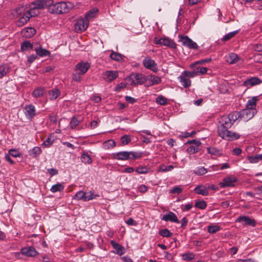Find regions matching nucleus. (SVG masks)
Returning a JSON list of instances; mask_svg holds the SVG:
<instances>
[{
	"instance_id": "f257e3e1",
	"label": "nucleus",
	"mask_w": 262,
	"mask_h": 262,
	"mask_svg": "<svg viewBox=\"0 0 262 262\" xmlns=\"http://www.w3.org/2000/svg\"><path fill=\"white\" fill-rule=\"evenodd\" d=\"M219 125L217 127L219 135L223 139L233 141L239 138L240 135L236 132H231L228 130L233 124L227 116L221 117L219 119Z\"/></svg>"
},
{
	"instance_id": "f03ea898",
	"label": "nucleus",
	"mask_w": 262,
	"mask_h": 262,
	"mask_svg": "<svg viewBox=\"0 0 262 262\" xmlns=\"http://www.w3.org/2000/svg\"><path fill=\"white\" fill-rule=\"evenodd\" d=\"M73 8L74 4L71 2H61L54 3L52 0L51 6H49V10L51 13L62 14L69 12Z\"/></svg>"
},
{
	"instance_id": "7ed1b4c3",
	"label": "nucleus",
	"mask_w": 262,
	"mask_h": 262,
	"mask_svg": "<svg viewBox=\"0 0 262 262\" xmlns=\"http://www.w3.org/2000/svg\"><path fill=\"white\" fill-rule=\"evenodd\" d=\"M142 154L139 151H122L114 153V159L118 160H134L139 159L142 157Z\"/></svg>"
},
{
	"instance_id": "20e7f679",
	"label": "nucleus",
	"mask_w": 262,
	"mask_h": 262,
	"mask_svg": "<svg viewBox=\"0 0 262 262\" xmlns=\"http://www.w3.org/2000/svg\"><path fill=\"white\" fill-rule=\"evenodd\" d=\"M129 79L132 80L131 84H143L146 80V76L140 73H133L129 76Z\"/></svg>"
},
{
	"instance_id": "39448f33",
	"label": "nucleus",
	"mask_w": 262,
	"mask_h": 262,
	"mask_svg": "<svg viewBox=\"0 0 262 262\" xmlns=\"http://www.w3.org/2000/svg\"><path fill=\"white\" fill-rule=\"evenodd\" d=\"M143 64L145 68L155 73H157L159 70L157 64L154 60L151 59L149 57H145L143 60Z\"/></svg>"
},
{
	"instance_id": "423d86ee",
	"label": "nucleus",
	"mask_w": 262,
	"mask_h": 262,
	"mask_svg": "<svg viewBox=\"0 0 262 262\" xmlns=\"http://www.w3.org/2000/svg\"><path fill=\"white\" fill-rule=\"evenodd\" d=\"M180 37L183 45L184 46L187 47L190 49L196 50L199 48V46L196 43L187 36H181Z\"/></svg>"
},
{
	"instance_id": "0eeeda50",
	"label": "nucleus",
	"mask_w": 262,
	"mask_h": 262,
	"mask_svg": "<svg viewBox=\"0 0 262 262\" xmlns=\"http://www.w3.org/2000/svg\"><path fill=\"white\" fill-rule=\"evenodd\" d=\"M256 112V109H251L246 107L245 109L240 111L241 118H243L244 121H247L253 118Z\"/></svg>"
},
{
	"instance_id": "6e6552de",
	"label": "nucleus",
	"mask_w": 262,
	"mask_h": 262,
	"mask_svg": "<svg viewBox=\"0 0 262 262\" xmlns=\"http://www.w3.org/2000/svg\"><path fill=\"white\" fill-rule=\"evenodd\" d=\"M52 0H37L32 2L30 5L40 10L51 6Z\"/></svg>"
},
{
	"instance_id": "1a4fd4ad",
	"label": "nucleus",
	"mask_w": 262,
	"mask_h": 262,
	"mask_svg": "<svg viewBox=\"0 0 262 262\" xmlns=\"http://www.w3.org/2000/svg\"><path fill=\"white\" fill-rule=\"evenodd\" d=\"M89 26V20L85 18L77 21L75 25V30L77 32L85 31Z\"/></svg>"
},
{
	"instance_id": "9d476101",
	"label": "nucleus",
	"mask_w": 262,
	"mask_h": 262,
	"mask_svg": "<svg viewBox=\"0 0 262 262\" xmlns=\"http://www.w3.org/2000/svg\"><path fill=\"white\" fill-rule=\"evenodd\" d=\"M154 42L156 44H160L173 49L176 48L177 46L174 42L167 38H161L159 39H157V38H155Z\"/></svg>"
},
{
	"instance_id": "9b49d317",
	"label": "nucleus",
	"mask_w": 262,
	"mask_h": 262,
	"mask_svg": "<svg viewBox=\"0 0 262 262\" xmlns=\"http://www.w3.org/2000/svg\"><path fill=\"white\" fill-rule=\"evenodd\" d=\"M118 77L117 71L108 70L103 73V78L106 82H110Z\"/></svg>"
},
{
	"instance_id": "f8f14e48",
	"label": "nucleus",
	"mask_w": 262,
	"mask_h": 262,
	"mask_svg": "<svg viewBox=\"0 0 262 262\" xmlns=\"http://www.w3.org/2000/svg\"><path fill=\"white\" fill-rule=\"evenodd\" d=\"M90 68V64L88 62H80L75 66V71L80 74L84 75Z\"/></svg>"
},
{
	"instance_id": "ddd939ff",
	"label": "nucleus",
	"mask_w": 262,
	"mask_h": 262,
	"mask_svg": "<svg viewBox=\"0 0 262 262\" xmlns=\"http://www.w3.org/2000/svg\"><path fill=\"white\" fill-rule=\"evenodd\" d=\"M236 222H243L244 225L254 227L256 225V222L254 219H251L247 216H240L235 221Z\"/></svg>"
},
{
	"instance_id": "4468645a",
	"label": "nucleus",
	"mask_w": 262,
	"mask_h": 262,
	"mask_svg": "<svg viewBox=\"0 0 262 262\" xmlns=\"http://www.w3.org/2000/svg\"><path fill=\"white\" fill-rule=\"evenodd\" d=\"M262 80L257 77H252L245 80L243 85L248 88L260 84Z\"/></svg>"
},
{
	"instance_id": "2eb2a0df",
	"label": "nucleus",
	"mask_w": 262,
	"mask_h": 262,
	"mask_svg": "<svg viewBox=\"0 0 262 262\" xmlns=\"http://www.w3.org/2000/svg\"><path fill=\"white\" fill-rule=\"evenodd\" d=\"M21 253L23 255L27 256L33 257L38 253L33 247H24L21 249Z\"/></svg>"
},
{
	"instance_id": "dca6fc26",
	"label": "nucleus",
	"mask_w": 262,
	"mask_h": 262,
	"mask_svg": "<svg viewBox=\"0 0 262 262\" xmlns=\"http://www.w3.org/2000/svg\"><path fill=\"white\" fill-rule=\"evenodd\" d=\"M34 50L36 51L37 55L39 57H45L49 56L50 54V51L45 49L42 48L41 46L38 45L37 43L35 45Z\"/></svg>"
},
{
	"instance_id": "f3484780",
	"label": "nucleus",
	"mask_w": 262,
	"mask_h": 262,
	"mask_svg": "<svg viewBox=\"0 0 262 262\" xmlns=\"http://www.w3.org/2000/svg\"><path fill=\"white\" fill-rule=\"evenodd\" d=\"M162 220L164 221H170L171 222L180 223L177 215L172 212L169 211L167 214L164 215Z\"/></svg>"
},
{
	"instance_id": "a211bd4d",
	"label": "nucleus",
	"mask_w": 262,
	"mask_h": 262,
	"mask_svg": "<svg viewBox=\"0 0 262 262\" xmlns=\"http://www.w3.org/2000/svg\"><path fill=\"white\" fill-rule=\"evenodd\" d=\"M25 115L28 119H32L35 115V108L32 104L25 106L24 107Z\"/></svg>"
},
{
	"instance_id": "6ab92c4d",
	"label": "nucleus",
	"mask_w": 262,
	"mask_h": 262,
	"mask_svg": "<svg viewBox=\"0 0 262 262\" xmlns=\"http://www.w3.org/2000/svg\"><path fill=\"white\" fill-rule=\"evenodd\" d=\"M236 181V179L235 178H231L230 177H227L223 179L222 182L219 183V185L221 188H225L226 187H232L234 186L233 183Z\"/></svg>"
},
{
	"instance_id": "aec40b11",
	"label": "nucleus",
	"mask_w": 262,
	"mask_h": 262,
	"mask_svg": "<svg viewBox=\"0 0 262 262\" xmlns=\"http://www.w3.org/2000/svg\"><path fill=\"white\" fill-rule=\"evenodd\" d=\"M111 244L116 250L117 254L121 255L124 253V248L122 246L116 243L114 241H111Z\"/></svg>"
},
{
	"instance_id": "412c9836",
	"label": "nucleus",
	"mask_w": 262,
	"mask_h": 262,
	"mask_svg": "<svg viewBox=\"0 0 262 262\" xmlns=\"http://www.w3.org/2000/svg\"><path fill=\"white\" fill-rule=\"evenodd\" d=\"M194 191L196 194H201L203 196H206L209 193L208 189L203 185H198L194 188Z\"/></svg>"
},
{
	"instance_id": "4be33fe9",
	"label": "nucleus",
	"mask_w": 262,
	"mask_h": 262,
	"mask_svg": "<svg viewBox=\"0 0 262 262\" xmlns=\"http://www.w3.org/2000/svg\"><path fill=\"white\" fill-rule=\"evenodd\" d=\"M178 78L184 88H187L190 86L191 80L188 77L183 75V72L182 73L181 75L178 77Z\"/></svg>"
},
{
	"instance_id": "5701e85b",
	"label": "nucleus",
	"mask_w": 262,
	"mask_h": 262,
	"mask_svg": "<svg viewBox=\"0 0 262 262\" xmlns=\"http://www.w3.org/2000/svg\"><path fill=\"white\" fill-rule=\"evenodd\" d=\"M22 33L23 34L24 36L26 38H31L36 33V30L34 28L32 27H29L25 29Z\"/></svg>"
},
{
	"instance_id": "b1692460",
	"label": "nucleus",
	"mask_w": 262,
	"mask_h": 262,
	"mask_svg": "<svg viewBox=\"0 0 262 262\" xmlns=\"http://www.w3.org/2000/svg\"><path fill=\"white\" fill-rule=\"evenodd\" d=\"M46 90L45 88L42 87H38L35 89L32 92V96L34 98L40 97L45 94Z\"/></svg>"
},
{
	"instance_id": "393cba45",
	"label": "nucleus",
	"mask_w": 262,
	"mask_h": 262,
	"mask_svg": "<svg viewBox=\"0 0 262 262\" xmlns=\"http://www.w3.org/2000/svg\"><path fill=\"white\" fill-rule=\"evenodd\" d=\"M258 100V97H253L249 99L246 104V107L251 109H256V102Z\"/></svg>"
},
{
	"instance_id": "a878e982",
	"label": "nucleus",
	"mask_w": 262,
	"mask_h": 262,
	"mask_svg": "<svg viewBox=\"0 0 262 262\" xmlns=\"http://www.w3.org/2000/svg\"><path fill=\"white\" fill-rule=\"evenodd\" d=\"M30 16L27 13L24 14L20 17L17 21V25L18 26H23L26 24L30 19Z\"/></svg>"
},
{
	"instance_id": "bb28decb",
	"label": "nucleus",
	"mask_w": 262,
	"mask_h": 262,
	"mask_svg": "<svg viewBox=\"0 0 262 262\" xmlns=\"http://www.w3.org/2000/svg\"><path fill=\"white\" fill-rule=\"evenodd\" d=\"M35 47V46L32 45L29 40H26L21 44V49L23 51H27L28 49L34 50Z\"/></svg>"
},
{
	"instance_id": "cd10ccee",
	"label": "nucleus",
	"mask_w": 262,
	"mask_h": 262,
	"mask_svg": "<svg viewBox=\"0 0 262 262\" xmlns=\"http://www.w3.org/2000/svg\"><path fill=\"white\" fill-rule=\"evenodd\" d=\"M60 94V91L56 88L53 89L49 91L50 99L55 100Z\"/></svg>"
},
{
	"instance_id": "c85d7f7f",
	"label": "nucleus",
	"mask_w": 262,
	"mask_h": 262,
	"mask_svg": "<svg viewBox=\"0 0 262 262\" xmlns=\"http://www.w3.org/2000/svg\"><path fill=\"white\" fill-rule=\"evenodd\" d=\"M27 14L30 17H34L37 16L40 13V11L39 9L30 5V9L27 11Z\"/></svg>"
},
{
	"instance_id": "c756f323",
	"label": "nucleus",
	"mask_w": 262,
	"mask_h": 262,
	"mask_svg": "<svg viewBox=\"0 0 262 262\" xmlns=\"http://www.w3.org/2000/svg\"><path fill=\"white\" fill-rule=\"evenodd\" d=\"M227 116L230 119L231 122L234 123V122L237 120L238 118H241V114H240V112H234L230 113Z\"/></svg>"
},
{
	"instance_id": "7c9ffc66",
	"label": "nucleus",
	"mask_w": 262,
	"mask_h": 262,
	"mask_svg": "<svg viewBox=\"0 0 262 262\" xmlns=\"http://www.w3.org/2000/svg\"><path fill=\"white\" fill-rule=\"evenodd\" d=\"M238 60L237 55L233 53H230L227 58V61L230 64L236 63Z\"/></svg>"
},
{
	"instance_id": "2f4dec72",
	"label": "nucleus",
	"mask_w": 262,
	"mask_h": 262,
	"mask_svg": "<svg viewBox=\"0 0 262 262\" xmlns=\"http://www.w3.org/2000/svg\"><path fill=\"white\" fill-rule=\"evenodd\" d=\"M41 149L39 147L36 146L29 151V155L33 157H36L41 153Z\"/></svg>"
},
{
	"instance_id": "473e14b6",
	"label": "nucleus",
	"mask_w": 262,
	"mask_h": 262,
	"mask_svg": "<svg viewBox=\"0 0 262 262\" xmlns=\"http://www.w3.org/2000/svg\"><path fill=\"white\" fill-rule=\"evenodd\" d=\"M64 185L61 183H57L53 185L50 190L51 192L55 193L57 191H62L64 189Z\"/></svg>"
},
{
	"instance_id": "72a5a7b5",
	"label": "nucleus",
	"mask_w": 262,
	"mask_h": 262,
	"mask_svg": "<svg viewBox=\"0 0 262 262\" xmlns=\"http://www.w3.org/2000/svg\"><path fill=\"white\" fill-rule=\"evenodd\" d=\"M208 172L207 169L205 168L204 167H198L195 169L193 170V173H195L198 176H202L204 174Z\"/></svg>"
},
{
	"instance_id": "f704fd0d",
	"label": "nucleus",
	"mask_w": 262,
	"mask_h": 262,
	"mask_svg": "<svg viewBox=\"0 0 262 262\" xmlns=\"http://www.w3.org/2000/svg\"><path fill=\"white\" fill-rule=\"evenodd\" d=\"M81 160V161L85 164H91L92 162L90 156L85 152L82 154Z\"/></svg>"
},
{
	"instance_id": "c9c22d12",
	"label": "nucleus",
	"mask_w": 262,
	"mask_h": 262,
	"mask_svg": "<svg viewBox=\"0 0 262 262\" xmlns=\"http://www.w3.org/2000/svg\"><path fill=\"white\" fill-rule=\"evenodd\" d=\"M110 58L117 61H120L123 60L122 55L118 53L112 52L110 56Z\"/></svg>"
},
{
	"instance_id": "e433bc0d",
	"label": "nucleus",
	"mask_w": 262,
	"mask_h": 262,
	"mask_svg": "<svg viewBox=\"0 0 262 262\" xmlns=\"http://www.w3.org/2000/svg\"><path fill=\"white\" fill-rule=\"evenodd\" d=\"M9 72V68L7 65L0 66V78Z\"/></svg>"
},
{
	"instance_id": "4c0bfd02",
	"label": "nucleus",
	"mask_w": 262,
	"mask_h": 262,
	"mask_svg": "<svg viewBox=\"0 0 262 262\" xmlns=\"http://www.w3.org/2000/svg\"><path fill=\"white\" fill-rule=\"evenodd\" d=\"M159 234L164 237H169L172 235V233L168 229H161L159 231Z\"/></svg>"
},
{
	"instance_id": "58836bf2",
	"label": "nucleus",
	"mask_w": 262,
	"mask_h": 262,
	"mask_svg": "<svg viewBox=\"0 0 262 262\" xmlns=\"http://www.w3.org/2000/svg\"><path fill=\"white\" fill-rule=\"evenodd\" d=\"M238 32V30H236L231 32H230L227 34H226L222 39V40L223 42L227 41L229 40L232 37H233Z\"/></svg>"
},
{
	"instance_id": "ea45409f",
	"label": "nucleus",
	"mask_w": 262,
	"mask_h": 262,
	"mask_svg": "<svg viewBox=\"0 0 262 262\" xmlns=\"http://www.w3.org/2000/svg\"><path fill=\"white\" fill-rule=\"evenodd\" d=\"M221 227L217 225H209L207 227V231L209 233L214 234L220 230Z\"/></svg>"
},
{
	"instance_id": "a19ab883",
	"label": "nucleus",
	"mask_w": 262,
	"mask_h": 262,
	"mask_svg": "<svg viewBox=\"0 0 262 262\" xmlns=\"http://www.w3.org/2000/svg\"><path fill=\"white\" fill-rule=\"evenodd\" d=\"M248 160L251 163H256L259 161L262 160V155H257L255 156H250Z\"/></svg>"
},
{
	"instance_id": "79ce46f5",
	"label": "nucleus",
	"mask_w": 262,
	"mask_h": 262,
	"mask_svg": "<svg viewBox=\"0 0 262 262\" xmlns=\"http://www.w3.org/2000/svg\"><path fill=\"white\" fill-rule=\"evenodd\" d=\"M120 140L123 145H126L131 142L132 139L130 135H125L121 137Z\"/></svg>"
},
{
	"instance_id": "37998d69",
	"label": "nucleus",
	"mask_w": 262,
	"mask_h": 262,
	"mask_svg": "<svg viewBox=\"0 0 262 262\" xmlns=\"http://www.w3.org/2000/svg\"><path fill=\"white\" fill-rule=\"evenodd\" d=\"M182 258L184 260L190 261L194 258V255L193 253L188 252L183 254Z\"/></svg>"
},
{
	"instance_id": "c03bdc74",
	"label": "nucleus",
	"mask_w": 262,
	"mask_h": 262,
	"mask_svg": "<svg viewBox=\"0 0 262 262\" xmlns=\"http://www.w3.org/2000/svg\"><path fill=\"white\" fill-rule=\"evenodd\" d=\"M194 207L203 210L207 207V203L204 200L199 201L195 203Z\"/></svg>"
},
{
	"instance_id": "a18cd8bd",
	"label": "nucleus",
	"mask_w": 262,
	"mask_h": 262,
	"mask_svg": "<svg viewBox=\"0 0 262 262\" xmlns=\"http://www.w3.org/2000/svg\"><path fill=\"white\" fill-rule=\"evenodd\" d=\"M99 195L98 194H94L91 191L88 192L86 193L85 201H89L90 200L95 199L97 197H99Z\"/></svg>"
},
{
	"instance_id": "49530a36",
	"label": "nucleus",
	"mask_w": 262,
	"mask_h": 262,
	"mask_svg": "<svg viewBox=\"0 0 262 262\" xmlns=\"http://www.w3.org/2000/svg\"><path fill=\"white\" fill-rule=\"evenodd\" d=\"M80 122V121L78 120L77 118H76L75 117H73L71 118V120L70 124L71 128H75L76 126H77L79 125Z\"/></svg>"
},
{
	"instance_id": "de8ad7c7",
	"label": "nucleus",
	"mask_w": 262,
	"mask_h": 262,
	"mask_svg": "<svg viewBox=\"0 0 262 262\" xmlns=\"http://www.w3.org/2000/svg\"><path fill=\"white\" fill-rule=\"evenodd\" d=\"M207 151L212 155L217 156L221 154V150L215 147H208Z\"/></svg>"
},
{
	"instance_id": "09e8293b",
	"label": "nucleus",
	"mask_w": 262,
	"mask_h": 262,
	"mask_svg": "<svg viewBox=\"0 0 262 262\" xmlns=\"http://www.w3.org/2000/svg\"><path fill=\"white\" fill-rule=\"evenodd\" d=\"M156 102L160 105H165L167 103V99L164 96L161 95L156 98Z\"/></svg>"
},
{
	"instance_id": "8fccbe9b",
	"label": "nucleus",
	"mask_w": 262,
	"mask_h": 262,
	"mask_svg": "<svg viewBox=\"0 0 262 262\" xmlns=\"http://www.w3.org/2000/svg\"><path fill=\"white\" fill-rule=\"evenodd\" d=\"M86 193L83 191H79L74 196V198L78 200H82L85 201Z\"/></svg>"
},
{
	"instance_id": "3c124183",
	"label": "nucleus",
	"mask_w": 262,
	"mask_h": 262,
	"mask_svg": "<svg viewBox=\"0 0 262 262\" xmlns=\"http://www.w3.org/2000/svg\"><path fill=\"white\" fill-rule=\"evenodd\" d=\"M199 146L196 145H191L187 149V151L190 154H194L199 150Z\"/></svg>"
},
{
	"instance_id": "603ef678",
	"label": "nucleus",
	"mask_w": 262,
	"mask_h": 262,
	"mask_svg": "<svg viewBox=\"0 0 262 262\" xmlns=\"http://www.w3.org/2000/svg\"><path fill=\"white\" fill-rule=\"evenodd\" d=\"M115 145L116 143L113 140H108L104 143V146L107 149L113 148Z\"/></svg>"
},
{
	"instance_id": "864d4df0",
	"label": "nucleus",
	"mask_w": 262,
	"mask_h": 262,
	"mask_svg": "<svg viewBox=\"0 0 262 262\" xmlns=\"http://www.w3.org/2000/svg\"><path fill=\"white\" fill-rule=\"evenodd\" d=\"M183 75L188 77L189 78L191 77L192 78L198 75V71H194V70L191 72L185 71L183 72Z\"/></svg>"
},
{
	"instance_id": "5fc2aeb1",
	"label": "nucleus",
	"mask_w": 262,
	"mask_h": 262,
	"mask_svg": "<svg viewBox=\"0 0 262 262\" xmlns=\"http://www.w3.org/2000/svg\"><path fill=\"white\" fill-rule=\"evenodd\" d=\"M151 81L152 83L150 85H155L160 83L161 82V78L155 75H151Z\"/></svg>"
},
{
	"instance_id": "6e6d98bb",
	"label": "nucleus",
	"mask_w": 262,
	"mask_h": 262,
	"mask_svg": "<svg viewBox=\"0 0 262 262\" xmlns=\"http://www.w3.org/2000/svg\"><path fill=\"white\" fill-rule=\"evenodd\" d=\"M174 168L172 165L166 166L165 165H161L160 167V171L162 172L169 171L173 169Z\"/></svg>"
},
{
	"instance_id": "4d7b16f0",
	"label": "nucleus",
	"mask_w": 262,
	"mask_h": 262,
	"mask_svg": "<svg viewBox=\"0 0 262 262\" xmlns=\"http://www.w3.org/2000/svg\"><path fill=\"white\" fill-rule=\"evenodd\" d=\"M148 169L146 166H140L136 169L135 171L139 174H145L147 173Z\"/></svg>"
},
{
	"instance_id": "13d9d810",
	"label": "nucleus",
	"mask_w": 262,
	"mask_h": 262,
	"mask_svg": "<svg viewBox=\"0 0 262 262\" xmlns=\"http://www.w3.org/2000/svg\"><path fill=\"white\" fill-rule=\"evenodd\" d=\"M95 11H92V10H90L85 14L84 18L89 21V19L90 18L95 17Z\"/></svg>"
},
{
	"instance_id": "bf43d9fd",
	"label": "nucleus",
	"mask_w": 262,
	"mask_h": 262,
	"mask_svg": "<svg viewBox=\"0 0 262 262\" xmlns=\"http://www.w3.org/2000/svg\"><path fill=\"white\" fill-rule=\"evenodd\" d=\"M9 155L14 157H19L20 156V154L18 151L13 149L9 150Z\"/></svg>"
},
{
	"instance_id": "052dcab7",
	"label": "nucleus",
	"mask_w": 262,
	"mask_h": 262,
	"mask_svg": "<svg viewBox=\"0 0 262 262\" xmlns=\"http://www.w3.org/2000/svg\"><path fill=\"white\" fill-rule=\"evenodd\" d=\"M81 74H80L79 72H77V73H74L72 75V79L73 80L76 81V82H80L81 80V78L80 77V75Z\"/></svg>"
},
{
	"instance_id": "680f3d73",
	"label": "nucleus",
	"mask_w": 262,
	"mask_h": 262,
	"mask_svg": "<svg viewBox=\"0 0 262 262\" xmlns=\"http://www.w3.org/2000/svg\"><path fill=\"white\" fill-rule=\"evenodd\" d=\"M182 191V189L180 187H174L170 190V193L179 194Z\"/></svg>"
},
{
	"instance_id": "e2e57ef3",
	"label": "nucleus",
	"mask_w": 262,
	"mask_h": 262,
	"mask_svg": "<svg viewBox=\"0 0 262 262\" xmlns=\"http://www.w3.org/2000/svg\"><path fill=\"white\" fill-rule=\"evenodd\" d=\"M195 134V131H192L191 133H188V132H183L182 133V136L183 137V138H188V137H192L193 135H194V134Z\"/></svg>"
},
{
	"instance_id": "0e129e2a",
	"label": "nucleus",
	"mask_w": 262,
	"mask_h": 262,
	"mask_svg": "<svg viewBox=\"0 0 262 262\" xmlns=\"http://www.w3.org/2000/svg\"><path fill=\"white\" fill-rule=\"evenodd\" d=\"M53 143V140L51 141L50 138H48L47 139L43 142L42 145L46 147H49Z\"/></svg>"
},
{
	"instance_id": "69168bd1",
	"label": "nucleus",
	"mask_w": 262,
	"mask_h": 262,
	"mask_svg": "<svg viewBox=\"0 0 262 262\" xmlns=\"http://www.w3.org/2000/svg\"><path fill=\"white\" fill-rule=\"evenodd\" d=\"M37 56L35 54H32L28 56V61L29 62V63H33L35 60L37 58Z\"/></svg>"
},
{
	"instance_id": "338daca9",
	"label": "nucleus",
	"mask_w": 262,
	"mask_h": 262,
	"mask_svg": "<svg viewBox=\"0 0 262 262\" xmlns=\"http://www.w3.org/2000/svg\"><path fill=\"white\" fill-rule=\"evenodd\" d=\"M147 187L145 185H141L138 187V190L142 193H144L147 190Z\"/></svg>"
},
{
	"instance_id": "774afa93",
	"label": "nucleus",
	"mask_w": 262,
	"mask_h": 262,
	"mask_svg": "<svg viewBox=\"0 0 262 262\" xmlns=\"http://www.w3.org/2000/svg\"><path fill=\"white\" fill-rule=\"evenodd\" d=\"M126 86V85L125 83L121 82L115 88V91H120L121 89L125 88Z\"/></svg>"
}]
</instances>
